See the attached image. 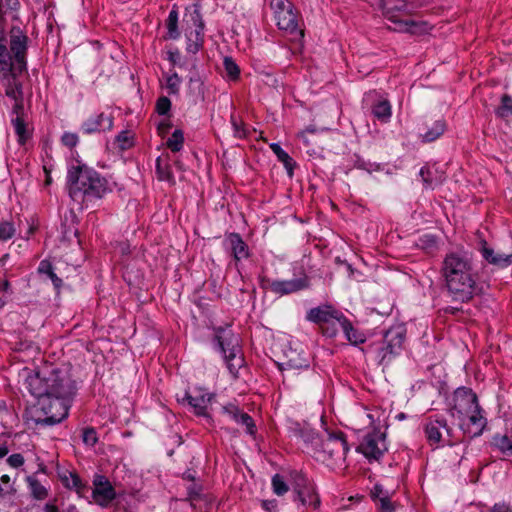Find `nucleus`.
I'll return each instance as SVG.
<instances>
[{
	"label": "nucleus",
	"mask_w": 512,
	"mask_h": 512,
	"mask_svg": "<svg viewBox=\"0 0 512 512\" xmlns=\"http://www.w3.org/2000/svg\"><path fill=\"white\" fill-rule=\"evenodd\" d=\"M69 195L75 200L100 199L112 191L108 181L86 166L72 167L68 171Z\"/></svg>",
	"instance_id": "f257e3e1"
},
{
	"label": "nucleus",
	"mask_w": 512,
	"mask_h": 512,
	"mask_svg": "<svg viewBox=\"0 0 512 512\" xmlns=\"http://www.w3.org/2000/svg\"><path fill=\"white\" fill-rule=\"evenodd\" d=\"M28 37L20 29H12L10 50L0 42V76L18 77L27 69L26 52Z\"/></svg>",
	"instance_id": "f03ea898"
},
{
	"label": "nucleus",
	"mask_w": 512,
	"mask_h": 512,
	"mask_svg": "<svg viewBox=\"0 0 512 512\" xmlns=\"http://www.w3.org/2000/svg\"><path fill=\"white\" fill-rule=\"evenodd\" d=\"M348 446L342 432L326 433L318 446H313V457L320 462H337L345 458Z\"/></svg>",
	"instance_id": "7ed1b4c3"
},
{
	"label": "nucleus",
	"mask_w": 512,
	"mask_h": 512,
	"mask_svg": "<svg viewBox=\"0 0 512 512\" xmlns=\"http://www.w3.org/2000/svg\"><path fill=\"white\" fill-rule=\"evenodd\" d=\"M215 339L224 354L230 373L236 375L238 369L243 365L238 336L229 328H219L216 331Z\"/></svg>",
	"instance_id": "20e7f679"
},
{
	"label": "nucleus",
	"mask_w": 512,
	"mask_h": 512,
	"mask_svg": "<svg viewBox=\"0 0 512 512\" xmlns=\"http://www.w3.org/2000/svg\"><path fill=\"white\" fill-rule=\"evenodd\" d=\"M476 286L475 273L473 271H452V254H450V294L453 301L468 302L473 298Z\"/></svg>",
	"instance_id": "39448f33"
},
{
	"label": "nucleus",
	"mask_w": 512,
	"mask_h": 512,
	"mask_svg": "<svg viewBox=\"0 0 512 512\" xmlns=\"http://www.w3.org/2000/svg\"><path fill=\"white\" fill-rule=\"evenodd\" d=\"M270 5L279 29L295 37H303V30L298 26L297 14L288 0H271Z\"/></svg>",
	"instance_id": "423d86ee"
},
{
	"label": "nucleus",
	"mask_w": 512,
	"mask_h": 512,
	"mask_svg": "<svg viewBox=\"0 0 512 512\" xmlns=\"http://www.w3.org/2000/svg\"><path fill=\"white\" fill-rule=\"evenodd\" d=\"M452 424L458 427L464 437L472 439L483 433L487 420L483 416L481 407L478 406L463 415H457Z\"/></svg>",
	"instance_id": "0eeeda50"
},
{
	"label": "nucleus",
	"mask_w": 512,
	"mask_h": 512,
	"mask_svg": "<svg viewBox=\"0 0 512 512\" xmlns=\"http://www.w3.org/2000/svg\"><path fill=\"white\" fill-rule=\"evenodd\" d=\"M405 332V328L402 326L391 327L385 332L383 345L378 350V358L381 365L389 364L401 352L405 340Z\"/></svg>",
	"instance_id": "6e6552de"
},
{
	"label": "nucleus",
	"mask_w": 512,
	"mask_h": 512,
	"mask_svg": "<svg viewBox=\"0 0 512 512\" xmlns=\"http://www.w3.org/2000/svg\"><path fill=\"white\" fill-rule=\"evenodd\" d=\"M40 404L46 417L42 420H38L37 423L54 425L60 423L67 417L70 407V399L57 397H51L48 399L47 397L44 398Z\"/></svg>",
	"instance_id": "1a4fd4ad"
},
{
	"label": "nucleus",
	"mask_w": 512,
	"mask_h": 512,
	"mask_svg": "<svg viewBox=\"0 0 512 512\" xmlns=\"http://www.w3.org/2000/svg\"><path fill=\"white\" fill-rule=\"evenodd\" d=\"M48 399L51 397L71 399L75 385L65 372L53 370L48 376Z\"/></svg>",
	"instance_id": "9d476101"
},
{
	"label": "nucleus",
	"mask_w": 512,
	"mask_h": 512,
	"mask_svg": "<svg viewBox=\"0 0 512 512\" xmlns=\"http://www.w3.org/2000/svg\"><path fill=\"white\" fill-rule=\"evenodd\" d=\"M187 24L192 23L193 27L186 28V37L188 39L187 50L191 53H197L203 44L204 39V23L199 9L195 8L192 12L186 15Z\"/></svg>",
	"instance_id": "9b49d317"
},
{
	"label": "nucleus",
	"mask_w": 512,
	"mask_h": 512,
	"mask_svg": "<svg viewBox=\"0 0 512 512\" xmlns=\"http://www.w3.org/2000/svg\"><path fill=\"white\" fill-rule=\"evenodd\" d=\"M478 406L477 396L471 388L458 387L453 393V405L450 406V416L453 420L457 418V415H463Z\"/></svg>",
	"instance_id": "f8f14e48"
},
{
	"label": "nucleus",
	"mask_w": 512,
	"mask_h": 512,
	"mask_svg": "<svg viewBox=\"0 0 512 512\" xmlns=\"http://www.w3.org/2000/svg\"><path fill=\"white\" fill-rule=\"evenodd\" d=\"M386 450L385 435L379 431L367 434L357 447L368 460H378Z\"/></svg>",
	"instance_id": "ddd939ff"
},
{
	"label": "nucleus",
	"mask_w": 512,
	"mask_h": 512,
	"mask_svg": "<svg viewBox=\"0 0 512 512\" xmlns=\"http://www.w3.org/2000/svg\"><path fill=\"white\" fill-rule=\"evenodd\" d=\"M294 490L303 506H309L314 509L319 507V496L315 492L313 485L304 476L300 474L296 476Z\"/></svg>",
	"instance_id": "4468645a"
},
{
	"label": "nucleus",
	"mask_w": 512,
	"mask_h": 512,
	"mask_svg": "<svg viewBox=\"0 0 512 512\" xmlns=\"http://www.w3.org/2000/svg\"><path fill=\"white\" fill-rule=\"evenodd\" d=\"M93 485V498L99 505L107 506L112 500L115 499V489L107 477L99 474L95 475L93 479Z\"/></svg>",
	"instance_id": "2eb2a0df"
},
{
	"label": "nucleus",
	"mask_w": 512,
	"mask_h": 512,
	"mask_svg": "<svg viewBox=\"0 0 512 512\" xmlns=\"http://www.w3.org/2000/svg\"><path fill=\"white\" fill-rule=\"evenodd\" d=\"M344 315L331 306H320L312 308L307 313V319L323 327L328 322L341 324Z\"/></svg>",
	"instance_id": "dca6fc26"
},
{
	"label": "nucleus",
	"mask_w": 512,
	"mask_h": 512,
	"mask_svg": "<svg viewBox=\"0 0 512 512\" xmlns=\"http://www.w3.org/2000/svg\"><path fill=\"white\" fill-rule=\"evenodd\" d=\"M308 287L307 277L291 280H275L270 284V289L278 295H287Z\"/></svg>",
	"instance_id": "f3484780"
},
{
	"label": "nucleus",
	"mask_w": 512,
	"mask_h": 512,
	"mask_svg": "<svg viewBox=\"0 0 512 512\" xmlns=\"http://www.w3.org/2000/svg\"><path fill=\"white\" fill-rule=\"evenodd\" d=\"M482 257L489 263L500 268L508 267L512 264V253L511 254H502L495 253L494 250L488 247L487 242L485 240L481 241V249H480Z\"/></svg>",
	"instance_id": "a211bd4d"
},
{
	"label": "nucleus",
	"mask_w": 512,
	"mask_h": 512,
	"mask_svg": "<svg viewBox=\"0 0 512 512\" xmlns=\"http://www.w3.org/2000/svg\"><path fill=\"white\" fill-rule=\"evenodd\" d=\"M212 396L209 393L199 389L195 391V395L186 393L185 399L188 404L193 408V411L198 416H207V407L211 401Z\"/></svg>",
	"instance_id": "6ab92c4d"
},
{
	"label": "nucleus",
	"mask_w": 512,
	"mask_h": 512,
	"mask_svg": "<svg viewBox=\"0 0 512 512\" xmlns=\"http://www.w3.org/2000/svg\"><path fill=\"white\" fill-rule=\"evenodd\" d=\"M26 388L42 402L44 398L48 397V377H41L39 374L29 376L26 379Z\"/></svg>",
	"instance_id": "aec40b11"
},
{
	"label": "nucleus",
	"mask_w": 512,
	"mask_h": 512,
	"mask_svg": "<svg viewBox=\"0 0 512 512\" xmlns=\"http://www.w3.org/2000/svg\"><path fill=\"white\" fill-rule=\"evenodd\" d=\"M452 254V271L454 272H467L473 271L472 254L463 248H457L455 251H450Z\"/></svg>",
	"instance_id": "412c9836"
},
{
	"label": "nucleus",
	"mask_w": 512,
	"mask_h": 512,
	"mask_svg": "<svg viewBox=\"0 0 512 512\" xmlns=\"http://www.w3.org/2000/svg\"><path fill=\"white\" fill-rule=\"evenodd\" d=\"M112 118L104 113L98 114L87 119L82 124V129L85 133L91 134L94 132L109 130L112 128Z\"/></svg>",
	"instance_id": "4be33fe9"
},
{
	"label": "nucleus",
	"mask_w": 512,
	"mask_h": 512,
	"mask_svg": "<svg viewBox=\"0 0 512 512\" xmlns=\"http://www.w3.org/2000/svg\"><path fill=\"white\" fill-rule=\"evenodd\" d=\"M226 241L229 244L232 255L236 261H240L249 257V248L239 234H229Z\"/></svg>",
	"instance_id": "5701e85b"
},
{
	"label": "nucleus",
	"mask_w": 512,
	"mask_h": 512,
	"mask_svg": "<svg viewBox=\"0 0 512 512\" xmlns=\"http://www.w3.org/2000/svg\"><path fill=\"white\" fill-rule=\"evenodd\" d=\"M492 448L498 450L503 458L510 460L512 458V440L507 435L496 434L490 441Z\"/></svg>",
	"instance_id": "b1692460"
},
{
	"label": "nucleus",
	"mask_w": 512,
	"mask_h": 512,
	"mask_svg": "<svg viewBox=\"0 0 512 512\" xmlns=\"http://www.w3.org/2000/svg\"><path fill=\"white\" fill-rule=\"evenodd\" d=\"M224 412L227 413L235 422L244 425L249 434H254L255 425L253 419L247 413L240 412L235 406L224 407Z\"/></svg>",
	"instance_id": "393cba45"
},
{
	"label": "nucleus",
	"mask_w": 512,
	"mask_h": 512,
	"mask_svg": "<svg viewBox=\"0 0 512 512\" xmlns=\"http://www.w3.org/2000/svg\"><path fill=\"white\" fill-rule=\"evenodd\" d=\"M295 433L305 443L308 452L313 455V446H318L321 437L309 427L299 428L295 430Z\"/></svg>",
	"instance_id": "a878e982"
},
{
	"label": "nucleus",
	"mask_w": 512,
	"mask_h": 512,
	"mask_svg": "<svg viewBox=\"0 0 512 512\" xmlns=\"http://www.w3.org/2000/svg\"><path fill=\"white\" fill-rule=\"evenodd\" d=\"M341 329L343 330L347 340L354 344H360L365 341L364 335L359 333L352 324L347 320V318L344 316L343 319H341Z\"/></svg>",
	"instance_id": "bb28decb"
},
{
	"label": "nucleus",
	"mask_w": 512,
	"mask_h": 512,
	"mask_svg": "<svg viewBox=\"0 0 512 512\" xmlns=\"http://www.w3.org/2000/svg\"><path fill=\"white\" fill-rule=\"evenodd\" d=\"M156 174L157 178L160 181H167L169 183H174V177L171 172L170 165L167 160L159 157L156 160Z\"/></svg>",
	"instance_id": "cd10ccee"
},
{
	"label": "nucleus",
	"mask_w": 512,
	"mask_h": 512,
	"mask_svg": "<svg viewBox=\"0 0 512 512\" xmlns=\"http://www.w3.org/2000/svg\"><path fill=\"white\" fill-rule=\"evenodd\" d=\"M441 427H445V424H442L439 421L431 422L426 426V436L431 446L438 447L441 440Z\"/></svg>",
	"instance_id": "c85d7f7f"
},
{
	"label": "nucleus",
	"mask_w": 512,
	"mask_h": 512,
	"mask_svg": "<svg viewBox=\"0 0 512 512\" xmlns=\"http://www.w3.org/2000/svg\"><path fill=\"white\" fill-rule=\"evenodd\" d=\"M270 148L273 151V153L277 156L278 160L284 164L289 175L292 176L293 168L295 165V162L293 161V159L277 143H272L270 145Z\"/></svg>",
	"instance_id": "c756f323"
},
{
	"label": "nucleus",
	"mask_w": 512,
	"mask_h": 512,
	"mask_svg": "<svg viewBox=\"0 0 512 512\" xmlns=\"http://www.w3.org/2000/svg\"><path fill=\"white\" fill-rule=\"evenodd\" d=\"M38 272L41 274H46L51 279L55 289L57 291L60 290V288L62 287V279H60L54 273L53 267L50 262L46 260L41 261L38 267Z\"/></svg>",
	"instance_id": "7c9ffc66"
},
{
	"label": "nucleus",
	"mask_w": 512,
	"mask_h": 512,
	"mask_svg": "<svg viewBox=\"0 0 512 512\" xmlns=\"http://www.w3.org/2000/svg\"><path fill=\"white\" fill-rule=\"evenodd\" d=\"M372 112L378 120L387 122L391 117V106L387 100H383L374 105Z\"/></svg>",
	"instance_id": "2f4dec72"
},
{
	"label": "nucleus",
	"mask_w": 512,
	"mask_h": 512,
	"mask_svg": "<svg viewBox=\"0 0 512 512\" xmlns=\"http://www.w3.org/2000/svg\"><path fill=\"white\" fill-rule=\"evenodd\" d=\"M27 482L32 496L35 499L43 500L48 496L47 489L33 476L27 477Z\"/></svg>",
	"instance_id": "473e14b6"
},
{
	"label": "nucleus",
	"mask_w": 512,
	"mask_h": 512,
	"mask_svg": "<svg viewBox=\"0 0 512 512\" xmlns=\"http://www.w3.org/2000/svg\"><path fill=\"white\" fill-rule=\"evenodd\" d=\"M495 114L503 119L512 116V96L508 94L502 95L501 103L496 108Z\"/></svg>",
	"instance_id": "72a5a7b5"
},
{
	"label": "nucleus",
	"mask_w": 512,
	"mask_h": 512,
	"mask_svg": "<svg viewBox=\"0 0 512 512\" xmlns=\"http://www.w3.org/2000/svg\"><path fill=\"white\" fill-rule=\"evenodd\" d=\"M17 78L18 77L6 78L8 80V84L5 92L6 95L13 100L23 98L22 85L17 81Z\"/></svg>",
	"instance_id": "f704fd0d"
},
{
	"label": "nucleus",
	"mask_w": 512,
	"mask_h": 512,
	"mask_svg": "<svg viewBox=\"0 0 512 512\" xmlns=\"http://www.w3.org/2000/svg\"><path fill=\"white\" fill-rule=\"evenodd\" d=\"M166 25L168 38L177 39L180 36V33L178 31V12L175 9L170 11Z\"/></svg>",
	"instance_id": "c9c22d12"
},
{
	"label": "nucleus",
	"mask_w": 512,
	"mask_h": 512,
	"mask_svg": "<svg viewBox=\"0 0 512 512\" xmlns=\"http://www.w3.org/2000/svg\"><path fill=\"white\" fill-rule=\"evenodd\" d=\"M445 131V124L443 122H436L434 127L429 128L425 133L421 134L424 142H432L440 137Z\"/></svg>",
	"instance_id": "e433bc0d"
},
{
	"label": "nucleus",
	"mask_w": 512,
	"mask_h": 512,
	"mask_svg": "<svg viewBox=\"0 0 512 512\" xmlns=\"http://www.w3.org/2000/svg\"><path fill=\"white\" fill-rule=\"evenodd\" d=\"M223 66L229 80L235 81L239 78L240 69L231 57L224 58Z\"/></svg>",
	"instance_id": "4c0bfd02"
},
{
	"label": "nucleus",
	"mask_w": 512,
	"mask_h": 512,
	"mask_svg": "<svg viewBox=\"0 0 512 512\" xmlns=\"http://www.w3.org/2000/svg\"><path fill=\"white\" fill-rule=\"evenodd\" d=\"M12 124H13L15 132L18 136L19 143L24 144L25 141L29 138V133L26 129V125L24 123L23 117H15L12 120Z\"/></svg>",
	"instance_id": "58836bf2"
},
{
	"label": "nucleus",
	"mask_w": 512,
	"mask_h": 512,
	"mask_svg": "<svg viewBox=\"0 0 512 512\" xmlns=\"http://www.w3.org/2000/svg\"><path fill=\"white\" fill-rule=\"evenodd\" d=\"M184 142L183 132L179 129H176L171 137L167 140V147L173 151L178 152L182 149Z\"/></svg>",
	"instance_id": "ea45409f"
},
{
	"label": "nucleus",
	"mask_w": 512,
	"mask_h": 512,
	"mask_svg": "<svg viewBox=\"0 0 512 512\" xmlns=\"http://www.w3.org/2000/svg\"><path fill=\"white\" fill-rule=\"evenodd\" d=\"M15 234L14 225L9 221L0 222V241H7Z\"/></svg>",
	"instance_id": "a19ab883"
},
{
	"label": "nucleus",
	"mask_w": 512,
	"mask_h": 512,
	"mask_svg": "<svg viewBox=\"0 0 512 512\" xmlns=\"http://www.w3.org/2000/svg\"><path fill=\"white\" fill-rule=\"evenodd\" d=\"M272 486H273L274 493L279 495V496L285 494L288 491L287 484L283 480V477L280 476L279 474H276V475L273 476V478H272Z\"/></svg>",
	"instance_id": "79ce46f5"
},
{
	"label": "nucleus",
	"mask_w": 512,
	"mask_h": 512,
	"mask_svg": "<svg viewBox=\"0 0 512 512\" xmlns=\"http://www.w3.org/2000/svg\"><path fill=\"white\" fill-rule=\"evenodd\" d=\"M65 485L67 488H73L77 492H80L81 489L84 488V484L82 483L80 477L74 473H70L69 477L65 478Z\"/></svg>",
	"instance_id": "37998d69"
},
{
	"label": "nucleus",
	"mask_w": 512,
	"mask_h": 512,
	"mask_svg": "<svg viewBox=\"0 0 512 512\" xmlns=\"http://www.w3.org/2000/svg\"><path fill=\"white\" fill-rule=\"evenodd\" d=\"M83 442L88 446H94L97 441V433L93 428H85L82 434Z\"/></svg>",
	"instance_id": "c03bdc74"
},
{
	"label": "nucleus",
	"mask_w": 512,
	"mask_h": 512,
	"mask_svg": "<svg viewBox=\"0 0 512 512\" xmlns=\"http://www.w3.org/2000/svg\"><path fill=\"white\" fill-rule=\"evenodd\" d=\"M171 108V101L168 97H160L156 102V111L159 115H166Z\"/></svg>",
	"instance_id": "a18cd8bd"
},
{
	"label": "nucleus",
	"mask_w": 512,
	"mask_h": 512,
	"mask_svg": "<svg viewBox=\"0 0 512 512\" xmlns=\"http://www.w3.org/2000/svg\"><path fill=\"white\" fill-rule=\"evenodd\" d=\"M378 509L381 512H394V506L390 501L388 495L380 497V500L376 502Z\"/></svg>",
	"instance_id": "49530a36"
},
{
	"label": "nucleus",
	"mask_w": 512,
	"mask_h": 512,
	"mask_svg": "<svg viewBox=\"0 0 512 512\" xmlns=\"http://www.w3.org/2000/svg\"><path fill=\"white\" fill-rule=\"evenodd\" d=\"M339 328H341V325L333 322H328L323 327H321L323 334L327 337H334L337 334Z\"/></svg>",
	"instance_id": "de8ad7c7"
},
{
	"label": "nucleus",
	"mask_w": 512,
	"mask_h": 512,
	"mask_svg": "<svg viewBox=\"0 0 512 512\" xmlns=\"http://www.w3.org/2000/svg\"><path fill=\"white\" fill-rule=\"evenodd\" d=\"M389 19L392 22L398 24V29L403 31H411V27L415 25V23L411 20H400L394 15L389 16Z\"/></svg>",
	"instance_id": "09e8293b"
},
{
	"label": "nucleus",
	"mask_w": 512,
	"mask_h": 512,
	"mask_svg": "<svg viewBox=\"0 0 512 512\" xmlns=\"http://www.w3.org/2000/svg\"><path fill=\"white\" fill-rule=\"evenodd\" d=\"M18 5V0H0V15L5 14L9 10L17 9Z\"/></svg>",
	"instance_id": "8fccbe9b"
},
{
	"label": "nucleus",
	"mask_w": 512,
	"mask_h": 512,
	"mask_svg": "<svg viewBox=\"0 0 512 512\" xmlns=\"http://www.w3.org/2000/svg\"><path fill=\"white\" fill-rule=\"evenodd\" d=\"M78 136L75 133L66 132L62 136V143L67 147H74L78 143Z\"/></svg>",
	"instance_id": "3c124183"
},
{
	"label": "nucleus",
	"mask_w": 512,
	"mask_h": 512,
	"mask_svg": "<svg viewBox=\"0 0 512 512\" xmlns=\"http://www.w3.org/2000/svg\"><path fill=\"white\" fill-rule=\"evenodd\" d=\"M116 142L118 143V146L122 150H125V149L129 148L131 146V140H130V137L128 135V132H121L116 137Z\"/></svg>",
	"instance_id": "603ef678"
},
{
	"label": "nucleus",
	"mask_w": 512,
	"mask_h": 512,
	"mask_svg": "<svg viewBox=\"0 0 512 512\" xmlns=\"http://www.w3.org/2000/svg\"><path fill=\"white\" fill-rule=\"evenodd\" d=\"M8 464L13 468H18L24 464V457L20 453H15L7 458Z\"/></svg>",
	"instance_id": "864d4df0"
},
{
	"label": "nucleus",
	"mask_w": 512,
	"mask_h": 512,
	"mask_svg": "<svg viewBox=\"0 0 512 512\" xmlns=\"http://www.w3.org/2000/svg\"><path fill=\"white\" fill-rule=\"evenodd\" d=\"M421 241V247L424 249H432L436 245V240L431 235H425L423 238L420 239Z\"/></svg>",
	"instance_id": "5fc2aeb1"
},
{
	"label": "nucleus",
	"mask_w": 512,
	"mask_h": 512,
	"mask_svg": "<svg viewBox=\"0 0 512 512\" xmlns=\"http://www.w3.org/2000/svg\"><path fill=\"white\" fill-rule=\"evenodd\" d=\"M13 113L16 115V117H23L24 112V104H23V98L14 100L13 105Z\"/></svg>",
	"instance_id": "6e6d98bb"
},
{
	"label": "nucleus",
	"mask_w": 512,
	"mask_h": 512,
	"mask_svg": "<svg viewBox=\"0 0 512 512\" xmlns=\"http://www.w3.org/2000/svg\"><path fill=\"white\" fill-rule=\"evenodd\" d=\"M286 365L289 369H300L302 367H308V364L306 363V360H299V361H296V360H293V359H289L287 362H286Z\"/></svg>",
	"instance_id": "4d7b16f0"
},
{
	"label": "nucleus",
	"mask_w": 512,
	"mask_h": 512,
	"mask_svg": "<svg viewBox=\"0 0 512 512\" xmlns=\"http://www.w3.org/2000/svg\"><path fill=\"white\" fill-rule=\"evenodd\" d=\"M371 495L375 499V501L377 502V501L380 500V497H383L384 495H387V493H385L383 491L381 486L375 485L374 488L371 491Z\"/></svg>",
	"instance_id": "13d9d810"
},
{
	"label": "nucleus",
	"mask_w": 512,
	"mask_h": 512,
	"mask_svg": "<svg viewBox=\"0 0 512 512\" xmlns=\"http://www.w3.org/2000/svg\"><path fill=\"white\" fill-rule=\"evenodd\" d=\"M490 512H512V507L505 504H495Z\"/></svg>",
	"instance_id": "bf43d9fd"
},
{
	"label": "nucleus",
	"mask_w": 512,
	"mask_h": 512,
	"mask_svg": "<svg viewBox=\"0 0 512 512\" xmlns=\"http://www.w3.org/2000/svg\"><path fill=\"white\" fill-rule=\"evenodd\" d=\"M44 511L45 512H58L59 510H58V507L55 506L54 504L47 503L44 506Z\"/></svg>",
	"instance_id": "052dcab7"
},
{
	"label": "nucleus",
	"mask_w": 512,
	"mask_h": 512,
	"mask_svg": "<svg viewBox=\"0 0 512 512\" xmlns=\"http://www.w3.org/2000/svg\"><path fill=\"white\" fill-rule=\"evenodd\" d=\"M231 122H232V125H233L234 129H235L236 134H237L239 137H242V136H243V134L241 133L240 128H239V125H238V123L236 122V120H235V117H234V116H232V117H231Z\"/></svg>",
	"instance_id": "680f3d73"
},
{
	"label": "nucleus",
	"mask_w": 512,
	"mask_h": 512,
	"mask_svg": "<svg viewBox=\"0 0 512 512\" xmlns=\"http://www.w3.org/2000/svg\"><path fill=\"white\" fill-rule=\"evenodd\" d=\"M44 172H45V174H46L45 184H46V185H50V184H51V182H52V179H51V176H50V172H51V171H50L46 166H44Z\"/></svg>",
	"instance_id": "e2e57ef3"
},
{
	"label": "nucleus",
	"mask_w": 512,
	"mask_h": 512,
	"mask_svg": "<svg viewBox=\"0 0 512 512\" xmlns=\"http://www.w3.org/2000/svg\"><path fill=\"white\" fill-rule=\"evenodd\" d=\"M10 288V283L8 280H4L2 283H0V291H8Z\"/></svg>",
	"instance_id": "0e129e2a"
},
{
	"label": "nucleus",
	"mask_w": 512,
	"mask_h": 512,
	"mask_svg": "<svg viewBox=\"0 0 512 512\" xmlns=\"http://www.w3.org/2000/svg\"><path fill=\"white\" fill-rule=\"evenodd\" d=\"M271 506L274 508L275 507V503L274 501H264L263 502V507L266 509V510H270Z\"/></svg>",
	"instance_id": "69168bd1"
},
{
	"label": "nucleus",
	"mask_w": 512,
	"mask_h": 512,
	"mask_svg": "<svg viewBox=\"0 0 512 512\" xmlns=\"http://www.w3.org/2000/svg\"><path fill=\"white\" fill-rule=\"evenodd\" d=\"M8 448L5 446L0 447V459L8 454Z\"/></svg>",
	"instance_id": "338daca9"
},
{
	"label": "nucleus",
	"mask_w": 512,
	"mask_h": 512,
	"mask_svg": "<svg viewBox=\"0 0 512 512\" xmlns=\"http://www.w3.org/2000/svg\"><path fill=\"white\" fill-rule=\"evenodd\" d=\"M1 482L4 484H8L10 482V477L8 475H3L1 477Z\"/></svg>",
	"instance_id": "774afa93"
}]
</instances>
